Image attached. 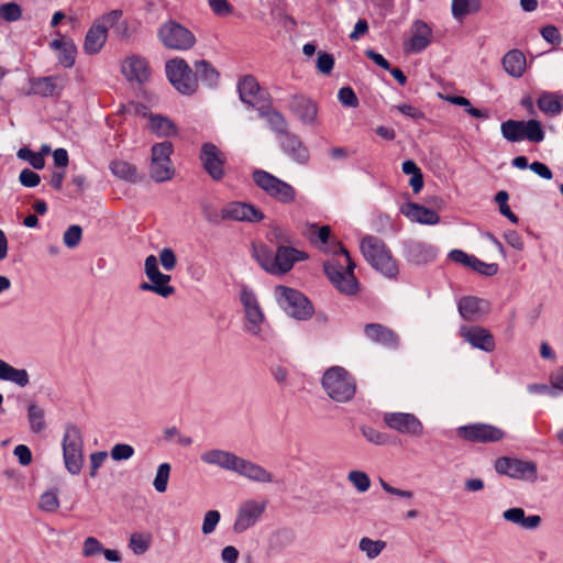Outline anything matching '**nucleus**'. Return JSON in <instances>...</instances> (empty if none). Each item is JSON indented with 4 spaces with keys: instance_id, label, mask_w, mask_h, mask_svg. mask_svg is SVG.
Listing matches in <instances>:
<instances>
[{
    "instance_id": "obj_1",
    "label": "nucleus",
    "mask_w": 563,
    "mask_h": 563,
    "mask_svg": "<svg viewBox=\"0 0 563 563\" xmlns=\"http://www.w3.org/2000/svg\"><path fill=\"white\" fill-rule=\"evenodd\" d=\"M159 264L166 272H172L177 266V256L170 247H163L158 256L151 254L144 261V274L146 282L140 284V290L153 292L162 298H168L176 291L170 285L172 276L159 269Z\"/></svg>"
},
{
    "instance_id": "obj_2",
    "label": "nucleus",
    "mask_w": 563,
    "mask_h": 563,
    "mask_svg": "<svg viewBox=\"0 0 563 563\" xmlns=\"http://www.w3.org/2000/svg\"><path fill=\"white\" fill-rule=\"evenodd\" d=\"M253 253L261 267L272 275H285L297 262L308 258L305 252L289 246H279L273 253L266 245L261 244L254 246Z\"/></svg>"
},
{
    "instance_id": "obj_3",
    "label": "nucleus",
    "mask_w": 563,
    "mask_h": 563,
    "mask_svg": "<svg viewBox=\"0 0 563 563\" xmlns=\"http://www.w3.org/2000/svg\"><path fill=\"white\" fill-rule=\"evenodd\" d=\"M355 263L349 252L339 245L335 257L324 264V272L333 286L344 295H354L358 289V283L354 275Z\"/></svg>"
},
{
    "instance_id": "obj_4",
    "label": "nucleus",
    "mask_w": 563,
    "mask_h": 563,
    "mask_svg": "<svg viewBox=\"0 0 563 563\" xmlns=\"http://www.w3.org/2000/svg\"><path fill=\"white\" fill-rule=\"evenodd\" d=\"M361 252L373 268L388 278L397 276V261L382 240L375 236H365L361 242Z\"/></svg>"
},
{
    "instance_id": "obj_5",
    "label": "nucleus",
    "mask_w": 563,
    "mask_h": 563,
    "mask_svg": "<svg viewBox=\"0 0 563 563\" xmlns=\"http://www.w3.org/2000/svg\"><path fill=\"white\" fill-rule=\"evenodd\" d=\"M321 384L325 394L336 402L350 401L356 391L354 378L341 366L328 368L322 376Z\"/></svg>"
},
{
    "instance_id": "obj_6",
    "label": "nucleus",
    "mask_w": 563,
    "mask_h": 563,
    "mask_svg": "<svg viewBox=\"0 0 563 563\" xmlns=\"http://www.w3.org/2000/svg\"><path fill=\"white\" fill-rule=\"evenodd\" d=\"M244 317V331L255 338L263 334L267 325V318L255 291L247 287H242L239 294Z\"/></svg>"
},
{
    "instance_id": "obj_7",
    "label": "nucleus",
    "mask_w": 563,
    "mask_h": 563,
    "mask_svg": "<svg viewBox=\"0 0 563 563\" xmlns=\"http://www.w3.org/2000/svg\"><path fill=\"white\" fill-rule=\"evenodd\" d=\"M268 507V500L262 497L243 499L236 507L232 529L241 534L255 527L264 518Z\"/></svg>"
},
{
    "instance_id": "obj_8",
    "label": "nucleus",
    "mask_w": 563,
    "mask_h": 563,
    "mask_svg": "<svg viewBox=\"0 0 563 563\" xmlns=\"http://www.w3.org/2000/svg\"><path fill=\"white\" fill-rule=\"evenodd\" d=\"M122 18L121 10H111L93 21L84 42V51L89 55L98 54L108 38V30L113 27Z\"/></svg>"
},
{
    "instance_id": "obj_9",
    "label": "nucleus",
    "mask_w": 563,
    "mask_h": 563,
    "mask_svg": "<svg viewBox=\"0 0 563 563\" xmlns=\"http://www.w3.org/2000/svg\"><path fill=\"white\" fill-rule=\"evenodd\" d=\"M62 448L66 470L71 475H78L84 466V440L76 426L69 424L65 428Z\"/></svg>"
},
{
    "instance_id": "obj_10",
    "label": "nucleus",
    "mask_w": 563,
    "mask_h": 563,
    "mask_svg": "<svg viewBox=\"0 0 563 563\" xmlns=\"http://www.w3.org/2000/svg\"><path fill=\"white\" fill-rule=\"evenodd\" d=\"M252 178L256 186L272 199L285 205L292 203L296 200V189L275 175L263 169H255L252 173Z\"/></svg>"
},
{
    "instance_id": "obj_11",
    "label": "nucleus",
    "mask_w": 563,
    "mask_h": 563,
    "mask_svg": "<svg viewBox=\"0 0 563 563\" xmlns=\"http://www.w3.org/2000/svg\"><path fill=\"white\" fill-rule=\"evenodd\" d=\"M274 295L277 303L292 318L306 320L312 316V305L298 290L279 285L275 287Z\"/></svg>"
},
{
    "instance_id": "obj_12",
    "label": "nucleus",
    "mask_w": 563,
    "mask_h": 563,
    "mask_svg": "<svg viewBox=\"0 0 563 563\" xmlns=\"http://www.w3.org/2000/svg\"><path fill=\"white\" fill-rule=\"evenodd\" d=\"M174 152L172 142L155 143L151 148L148 173L156 183L168 181L174 177L175 169L170 156Z\"/></svg>"
},
{
    "instance_id": "obj_13",
    "label": "nucleus",
    "mask_w": 563,
    "mask_h": 563,
    "mask_svg": "<svg viewBox=\"0 0 563 563\" xmlns=\"http://www.w3.org/2000/svg\"><path fill=\"white\" fill-rule=\"evenodd\" d=\"M495 471L500 475L528 483H536L538 479V465L530 460L503 456L496 460Z\"/></svg>"
},
{
    "instance_id": "obj_14",
    "label": "nucleus",
    "mask_w": 563,
    "mask_h": 563,
    "mask_svg": "<svg viewBox=\"0 0 563 563\" xmlns=\"http://www.w3.org/2000/svg\"><path fill=\"white\" fill-rule=\"evenodd\" d=\"M157 35L165 47L174 51H188L196 43L195 35L175 21H167L162 24Z\"/></svg>"
},
{
    "instance_id": "obj_15",
    "label": "nucleus",
    "mask_w": 563,
    "mask_h": 563,
    "mask_svg": "<svg viewBox=\"0 0 563 563\" xmlns=\"http://www.w3.org/2000/svg\"><path fill=\"white\" fill-rule=\"evenodd\" d=\"M166 75L173 87L183 95H191L198 82L189 65L183 58H173L166 63Z\"/></svg>"
},
{
    "instance_id": "obj_16",
    "label": "nucleus",
    "mask_w": 563,
    "mask_h": 563,
    "mask_svg": "<svg viewBox=\"0 0 563 563\" xmlns=\"http://www.w3.org/2000/svg\"><path fill=\"white\" fill-rule=\"evenodd\" d=\"M385 424L404 435L420 438L424 428L420 419L409 412H386L383 417Z\"/></svg>"
},
{
    "instance_id": "obj_17",
    "label": "nucleus",
    "mask_w": 563,
    "mask_h": 563,
    "mask_svg": "<svg viewBox=\"0 0 563 563\" xmlns=\"http://www.w3.org/2000/svg\"><path fill=\"white\" fill-rule=\"evenodd\" d=\"M457 435L471 442H496L504 438V432L490 424L474 423L460 427Z\"/></svg>"
},
{
    "instance_id": "obj_18",
    "label": "nucleus",
    "mask_w": 563,
    "mask_h": 563,
    "mask_svg": "<svg viewBox=\"0 0 563 563\" xmlns=\"http://www.w3.org/2000/svg\"><path fill=\"white\" fill-rule=\"evenodd\" d=\"M200 161L206 172L214 179L220 180L224 175L225 156L213 144L206 143L201 147Z\"/></svg>"
},
{
    "instance_id": "obj_19",
    "label": "nucleus",
    "mask_w": 563,
    "mask_h": 563,
    "mask_svg": "<svg viewBox=\"0 0 563 563\" xmlns=\"http://www.w3.org/2000/svg\"><path fill=\"white\" fill-rule=\"evenodd\" d=\"M121 73L130 82L143 84L151 76V69L147 62L140 56L131 55L121 63Z\"/></svg>"
},
{
    "instance_id": "obj_20",
    "label": "nucleus",
    "mask_w": 563,
    "mask_h": 563,
    "mask_svg": "<svg viewBox=\"0 0 563 563\" xmlns=\"http://www.w3.org/2000/svg\"><path fill=\"white\" fill-rule=\"evenodd\" d=\"M235 474L256 484L274 483V475L271 471L261 464L243 459L241 456L238 462Z\"/></svg>"
},
{
    "instance_id": "obj_21",
    "label": "nucleus",
    "mask_w": 563,
    "mask_h": 563,
    "mask_svg": "<svg viewBox=\"0 0 563 563\" xmlns=\"http://www.w3.org/2000/svg\"><path fill=\"white\" fill-rule=\"evenodd\" d=\"M460 335L464 341L470 343L473 347L492 352L495 349V340L493 334L478 325H463L460 328Z\"/></svg>"
},
{
    "instance_id": "obj_22",
    "label": "nucleus",
    "mask_w": 563,
    "mask_h": 563,
    "mask_svg": "<svg viewBox=\"0 0 563 563\" xmlns=\"http://www.w3.org/2000/svg\"><path fill=\"white\" fill-rule=\"evenodd\" d=\"M222 218L235 221L257 222L264 218L263 212L253 205L234 201L222 209Z\"/></svg>"
},
{
    "instance_id": "obj_23",
    "label": "nucleus",
    "mask_w": 563,
    "mask_h": 563,
    "mask_svg": "<svg viewBox=\"0 0 563 563\" xmlns=\"http://www.w3.org/2000/svg\"><path fill=\"white\" fill-rule=\"evenodd\" d=\"M240 456L222 449H210L200 455L202 463L217 466L223 471L235 473Z\"/></svg>"
},
{
    "instance_id": "obj_24",
    "label": "nucleus",
    "mask_w": 563,
    "mask_h": 563,
    "mask_svg": "<svg viewBox=\"0 0 563 563\" xmlns=\"http://www.w3.org/2000/svg\"><path fill=\"white\" fill-rule=\"evenodd\" d=\"M431 27L422 21H415L410 26V37L405 43V51L408 53H419L431 43Z\"/></svg>"
},
{
    "instance_id": "obj_25",
    "label": "nucleus",
    "mask_w": 563,
    "mask_h": 563,
    "mask_svg": "<svg viewBox=\"0 0 563 563\" xmlns=\"http://www.w3.org/2000/svg\"><path fill=\"white\" fill-rule=\"evenodd\" d=\"M400 211L410 221L420 224L434 225L440 222V217L434 210L415 202L402 205Z\"/></svg>"
},
{
    "instance_id": "obj_26",
    "label": "nucleus",
    "mask_w": 563,
    "mask_h": 563,
    "mask_svg": "<svg viewBox=\"0 0 563 563\" xmlns=\"http://www.w3.org/2000/svg\"><path fill=\"white\" fill-rule=\"evenodd\" d=\"M49 47L57 53L58 63L63 67L70 68L75 65L77 47L71 38L58 34V37L49 43Z\"/></svg>"
},
{
    "instance_id": "obj_27",
    "label": "nucleus",
    "mask_w": 563,
    "mask_h": 563,
    "mask_svg": "<svg viewBox=\"0 0 563 563\" xmlns=\"http://www.w3.org/2000/svg\"><path fill=\"white\" fill-rule=\"evenodd\" d=\"M503 519L523 530H534L541 525L539 515L526 516V511L520 507L508 508L503 512Z\"/></svg>"
},
{
    "instance_id": "obj_28",
    "label": "nucleus",
    "mask_w": 563,
    "mask_h": 563,
    "mask_svg": "<svg viewBox=\"0 0 563 563\" xmlns=\"http://www.w3.org/2000/svg\"><path fill=\"white\" fill-rule=\"evenodd\" d=\"M81 554L84 558H92L102 554L109 562H121V554L118 550L106 549L96 537H87L81 547Z\"/></svg>"
},
{
    "instance_id": "obj_29",
    "label": "nucleus",
    "mask_w": 563,
    "mask_h": 563,
    "mask_svg": "<svg viewBox=\"0 0 563 563\" xmlns=\"http://www.w3.org/2000/svg\"><path fill=\"white\" fill-rule=\"evenodd\" d=\"M489 305L486 300L476 297H464L459 302V311L462 318L474 321L488 312Z\"/></svg>"
},
{
    "instance_id": "obj_30",
    "label": "nucleus",
    "mask_w": 563,
    "mask_h": 563,
    "mask_svg": "<svg viewBox=\"0 0 563 563\" xmlns=\"http://www.w3.org/2000/svg\"><path fill=\"white\" fill-rule=\"evenodd\" d=\"M437 256L434 246L424 242H411L407 246V258L415 264H426Z\"/></svg>"
},
{
    "instance_id": "obj_31",
    "label": "nucleus",
    "mask_w": 563,
    "mask_h": 563,
    "mask_svg": "<svg viewBox=\"0 0 563 563\" xmlns=\"http://www.w3.org/2000/svg\"><path fill=\"white\" fill-rule=\"evenodd\" d=\"M364 332L367 339L376 343H380L390 347H394L398 344V339L396 334L391 330L379 323L366 324L364 328Z\"/></svg>"
},
{
    "instance_id": "obj_32",
    "label": "nucleus",
    "mask_w": 563,
    "mask_h": 563,
    "mask_svg": "<svg viewBox=\"0 0 563 563\" xmlns=\"http://www.w3.org/2000/svg\"><path fill=\"white\" fill-rule=\"evenodd\" d=\"M238 90L243 103L254 107L258 102L260 86L254 77H243L238 84Z\"/></svg>"
},
{
    "instance_id": "obj_33",
    "label": "nucleus",
    "mask_w": 563,
    "mask_h": 563,
    "mask_svg": "<svg viewBox=\"0 0 563 563\" xmlns=\"http://www.w3.org/2000/svg\"><path fill=\"white\" fill-rule=\"evenodd\" d=\"M503 66L507 74L519 78L526 71L527 60L522 52L512 49L505 54Z\"/></svg>"
},
{
    "instance_id": "obj_34",
    "label": "nucleus",
    "mask_w": 563,
    "mask_h": 563,
    "mask_svg": "<svg viewBox=\"0 0 563 563\" xmlns=\"http://www.w3.org/2000/svg\"><path fill=\"white\" fill-rule=\"evenodd\" d=\"M110 170L117 178L135 184L141 179V175L135 165L123 159H115L110 163Z\"/></svg>"
},
{
    "instance_id": "obj_35",
    "label": "nucleus",
    "mask_w": 563,
    "mask_h": 563,
    "mask_svg": "<svg viewBox=\"0 0 563 563\" xmlns=\"http://www.w3.org/2000/svg\"><path fill=\"white\" fill-rule=\"evenodd\" d=\"M0 379L11 382L19 387H25L30 383L26 369L15 368L3 360H0Z\"/></svg>"
},
{
    "instance_id": "obj_36",
    "label": "nucleus",
    "mask_w": 563,
    "mask_h": 563,
    "mask_svg": "<svg viewBox=\"0 0 563 563\" xmlns=\"http://www.w3.org/2000/svg\"><path fill=\"white\" fill-rule=\"evenodd\" d=\"M0 379L11 382L19 387H25L30 383L26 369L15 368L3 360H0Z\"/></svg>"
},
{
    "instance_id": "obj_37",
    "label": "nucleus",
    "mask_w": 563,
    "mask_h": 563,
    "mask_svg": "<svg viewBox=\"0 0 563 563\" xmlns=\"http://www.w3.org/2000/svg\"><path fill=\"white\" fill-rule=\"evenodd\" d=\"M294 111L303 124L316 125L318 123V107L313 101L298 99L294 104Z\"/></svg>"
},
{
    "instance_id": "obj_38",
    "label": "nucleus",
    "mask_w": 563,
    "mask_h": 563,
    "mask_svg": "<svg viewBox=\"0 0 563 563\" xmlns=\"http://www.w3.org/2000/svg\"><path fill=\"white\" fill-rule=\"evenodd\" d=\"M282 146L287 154L299 163H306L309 159L308 148L296 135L286 134L282 141Z\"/></svg>"
},
{
    "instance_id": "obj_39",
    "label": "nucleus",
    "mask_w": 563,
    "mask_h": 563,
    "mask_svg": "<svg viewBox=\"0 0 563 563\" xmlns=\"http://www.w3.org/2000/svg\"><path fill=\"white\" fill-rule=\"evenodd\" d=\"M37 508L44 514H56L60 508L59 489L52 487L43 492L38 497Z\"/></svg>"
},
{
    "instance_id": "obj_40",
    "label": "nucleus",
    "mask_w": 563,
    "mask_h": 563,
    "mask_svg": "<svg viewBox=\"0 0 563 563\" xmlns=\"http://www.w3.org/2000/svg\"><path fill=\"white\" fill-rule=\"evenodd\" d=\"M148 129L157 136L170 137L177 134L176 125L162 115H152L150 118Z\"/></svg>"
},
{
    "instance_id": "obj_41",
    "label": "nucleus",
    "mask_w": 563,
    "mask_h": 563,
    "mask_svg": "<svg viewBox=\"0 0 563 563\" xmlns=\"http://www.w3.org/2000/svg\"><path fill=\"white\" fill-rule=\"evenodd\" d=\"M27 421L31 432H43L46 429L45 410L36 402H30L27 406Z\"/></svg>"
},
{
    "instance_id": "obj_42",
    "label": "nucleus",
    "mask_w": 563,
    "mask_h": 563,
    "mask_svg": "<svg viewBox=\"0 0 563 563\" xmlns=\"http://www.w3.org/2000/svg\"><path fill=\"white\" fill-rule=\"evenodd\" d=\"M386 547V541L380 539L374 540L368 537H363L358 541V550L364 553L368 560L378 558Z\"/></svg>"
},
{
    "instance_id": "obj_43",
    "label": "nucleus",
    "mask_w": 563,
    "mask_h": 563,
    "mask_svg": "<svg viewBox=\"0 0 563 563\" xmlns=\"http://www.w3.org/2000/svg\"><path fill=\"white\" fill-rule=\"evenodd\" d=\"M152 544V534L148 532H133L129 537L128 548L135 555H142L148 551Z\"/></svg>"
},
{
    "instance_id": "obj_44",
    "label": "nucleus",
    "mask_w": 563,
    "mask_h": 563,
    "mask_svg": "<svg viewBox=\"0 0 563 563\" xmlns=\"http://www.w3.org/2000/svg\"><path fill=\"white\" fill-rule=\"evenodd\" d=\"M479 8V0H452V14L457 20L477 12Z\"/></svg>"
},
{
    "instance_id": "obj_45",
    "label": "nucleus",
    "mask_w": 563,
    "mask_h": 563,
    "mask_svg": "<svg viewBox=\"0 0 563 563\" xmlns=\"http://www.w3.org/2000/svg\"><path fill=\"white\" fill-rule=\"evenodd\" d=\"M522 121L508 120L501 123L500 131L503 136L509 142H519L523 140Z\"/></svg>"
},
{
    "instance_id": "obj_46",
    "label": "nucleus",
    "mask_w": 563,
    "mask_h": 563,
    "mask_svg": "<svg viewBox=\"0 0 563 563\" xmlns=\"http://www.w3.org/2000/svg\"><path fill=\"white\" fill-rule=\"evenodd\" d=\"M539 109L549 115H556L562 109L560 98L553 93H543L538 99Z\"/></svg>"
},
{
    "instance_id": "obj_47",
    "label": "nucleus",
    "mask_w": 563,
    "mask_h": 563,
    "mask_svg": "<svg viewBox=\"0 0 563 563\" xmlns=\"http://www.w3.org/2000/svg\"><path fill=\"white\" fill-rule=\"evenodd\" d=\"M36 92L44 96H52L62 88V80L57 77H44L34 82Z\"/></svg>"
},
{
    "instance_id": "obj_48",
    "label": "nucleus",
    "mask_w": 563,
    "mask_h": 563,
    "mask_svg": "<svg viewBox=\"0 0 563 563\" xmlns=\"http://www.w3.org/2000/svg\"><path fill=\"white\" fill-rule=\"evenodd\" d=\"M523 123V140L539 143L544 140V132L541 123L537 120L522 121Z\"/></svg>"
},
{
    "instance_id": "obj_49",
    "label": "nucleus",
    "mask_w": 563,
    "mask_h": 563,
    "mask_svg": "<svg viewBox=\"0 0 563 563\" xmlns=\"http://www.w3.org/2000/svg\"><path fill=\"white\" fill-rule=\"evenodd\" d=\"M170 464L162 463L158 465L155 474V478L153 481V486L155 490L159 494H163L167 490L168 481L170 476Z\"/></svg>"
},
{
    "instance_id": "obj_50",
    "label": "nucleus",
    "mask_w": 563,
    "mask_h": 563,
    "mask_svg": "<svg viewBox=\"0 0 563 563\" xmlns=\"http://www.w3.org/2000/svg\"><path fill=\"white\" fill-rule=\"evenodd\" d=\"M347 481L353 485V487L358 493H366L371 487V478L363 471H358V470L350 471L347 474Z\"/></svg>"
},
{
    "instance_id": "obj_51",
    "label": "nucleus",
    "mask_w": 563,
    "mask_h": 563,
    "mask_svg": "<svg viewBox=\"0 0 563 563\" xmlns=\"http://www.w3.org/2000/svg\"><path fill=\"white\" fill-rule=\"evenodd\" d=\"M444 100H446L448 102L452 103V104H456V106H460V107H463L465 109V111L474 117V118H478V119H482V118H487V114L483 111H481L479 109H476L474 108L472 104H471V101L465 98V97H462V96H445V97H442Z\"/></svg>"
},
{
    "instance_id": "obj_52",
    "label": "nucleus",
    "mask_w": 563,
    "mask_h": 563,
    "mask_svg": "<svg viewBox=\"0 0 563 563\" xmlns=\"http://www.w3.org/2000/svg\"><path fill=\"white\" fill-rule=\"evenodd\" d=\"M22 18V9L15 2H5L0 4V20L5 22H15Z\"/></svg>"
},
{
    "instance_id": "obj_53",
    "label": "nucleus",
    "mask_w": 563,
    "mask_h": 563,
    "mask_svg": "<svg viewBox=\"0 0 563 563\" xmlns=\"http://www.w3.org/2000/svg\"><path fill=\"white\" fill-rule=\"evenodd\" d=\"M307 235L312 243L325 244L331 234V228L329 225L317 227L316 224H309L307 227Z\"/></svg>"
},
{
    "instance_id": "obj_54",
    "label": "nucleus",
    "mask_w": 563,
    "mask_h": 563,
    "mask_svg": "<svg viewBox=\"0 0 563 563\" xmlns=\"http://www.w3.org/2000/svg\"><path fill=\"white\" fill-rule=\"evenodd\" d=\"M18 157L30 163L35 169H42L45 166V159L41 153L22 147L18 151Z\"/></svg>"
},
{
    "instance_id": "obj_55",
    "label": "nucleus",
    "mask_w": 563,
    "mask_h": 563,
    "mask_svg": "<svg viewBox=\"0 0 563 563\" xmlns=\"http://www.w3.org/2000/svg\"><path fill=\"white\" fill-rule=\"evenodd\" d=\"M221 520V515L218 510H208L203 515L202 525H201V532L205 536H209L214 532L217 529V526L219 525Z\"/></svg>"
},
{
    "instance_id": "obj_56",
    "label": "nucleus",
    "mask_w": 563,
    "mask_h": 563,
    "mask_svg": "<svg viewBox=\"0 0 563 563\" xmlns=\"http://www.w3.org/2000/svg\"><path fill=\"white\" fill-rule=\"evenodd\" d=\"M81 238L82 229L77 224H73L64 232L63 242L67 247L75 249L80 243Z\"/></svg>"
},
{
    "instance_id": "obj_57",
    "label": "nucleus",
    "mask_w": 563,
    "mask_h": 563,
    "mask_svg": "<svg viewBox=\"0 0 563 563\" xmlns=\"http://www.w3.org/2000/svg\"><path fill=\"white\" fill-rule=\"evenodd\" d=\"M196 70L203 80H206L209 85H213L217 82L219 74L218 71L206 60H199L196 63Z\"/></svg>"
},
{
    "instance_id": "obj_58",
    "label": "nucleus",
    "mask_w": 563,
    "mask_h": 563,
    "mask_svg": "<svg viewBox=\"0 0 563 563\" xmlns=\"http://www.w3.org/2000/svg\"><path fill=\"white\" fill-rule=\"evenodd\" d=\"M471 269L474 272H477L484 276H494L498 272V265L495 263H485L477 258L476 256L473 257Z\"/></svg>"
},
{
    "instance_id": "obj_59",
    "label": "nucleus",
    "mask_w": 563,
    "mask_h": 563,
    "mask_svg": "<svg viewBox=\"0 0 563 563\" xmlns=\"http://www.w3.org/2000/svg\"><path fill=\"white\" fill-rule=\"evenodd\" d=\"M110 455L113 461L129 460L134 455V449L130 444L118 443L112 446Z\"/></svg>"
},
{
    "instance_id": "obj_60",
    "label": "nucleus",
    "mask_w": 563,
    "mask_h": 563,
    "mask_svg": "<svg viewBox=\"0 0 563 563\" xmlns=\"http://www.w3.org/2000/svg\"><path fill=\"white\" fill-rule=\"evenodd\" d=\"M496 201L499 205V210L503 216L508 218L512 223L518 222L517 216L510 210L507 201H508V194L506 191H499L496 195Z\"/></svg>"
},
{
    "instance_id": "obj_61",
    "label": "nucleus",
    "mask_w": 563,
    "mask_h": 563,
    "mask_svg": "<svg viewBox=\"0 0 563 563\" xmlns=\"http://www.w3.org/2000/svg\"><path fill=\"white\" fill-rule=\"evenodd\" d=\"M316 66H317V69L319 70V73L329 75L334 67V58L329 53L320 52L318 54Z\"/></svg>"
},
{
    "instance_id": "obj_62",
    "label": "nucleus",
    "mask_w": 563,
    "mask_h": 563,
    "mask_svg": "<svg viewBox=\"0 0 563 563\" xmlns=\"http://www.w3.org/2000/svg\"><path fill=\"white\" fill-rule=\"evenodd\" d=\"M338 99L345 107L356 108L358 106V99L350 87H342L338 92Z\"/></svg>"
},
{
    "instance_id": "obj_63",
    "label": "nucleus",
    "mask_w": 563,
    "mask_h": 563,
    "mask_svg": "<svg viewBox=\"0 0 563 563\" xmlns=\"http://www.w3.org/2000/svg\"><path fill=\"white\" fill-rule=\"evenodd\" d=\"M363 437L371 443L376 445H384L387 443L388 437L373 428L365 427L362 429Z\"/></svg>"
},
{
    "instance_id": "obj_64",
    "label": "nucleus",
    "mask_w": 563,
    "mask_h": 563,
    "mask_svg": "<svg viewBox=\"0 0 563 563\" xmlns=\"http://www.w3.org/2000/svg\"><path fill=\"white\" fill-rule=\"evenodd\" d=\"M19 180L24 187L33 188L40 184L41 177L35 172L25 168L20 173Z\"/></svg>"
}]
</instances>
